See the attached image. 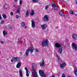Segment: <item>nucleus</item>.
Instances as JSON below:
<instances>
[{
	"mask_svg": "<svg viewBox=\"0 0 77 77\" xmlns=\"http://www.w3.org/2000/svg\"><path fill=\"white\" fill-rule=\"evenodd\" d=\"M33 50H34V48H33L31 47H29L28 49H27L25 52V54L26 56H28L29 53V51H30L31 53H32L33 52Z\"/></svg>",
	"mask_w": 77,
	"mask_h": 77,
	"instance_id": "obj_1",
	"label": "nucleus"
},
{
	"mask_svg": "<svg viewBox=\"0 0 77 77\" xmlns=\"http://www.w3.org/2000/svg\"><path fill=\"white\" fill-rule=\"evenodd\" d=\"M48 43H49V42L48 40L46 39L45 40H43L42 42V47H48Z\"/></svg>",
	"mask_w": 77,
	"mask_h": 77,
	"instance_id": "obj_2",
	"label": "nucleus"
},
{
	"mask_svg": "<svg viewBox=\"0 0 77 77\" xmlns=\"http://www.w3.org/2000/svg\"><path fill=\"white\" fill-rule=\"evenodd\" d=\"M34 65H35V63H32V70L33 71V77H39L38 76V74H37V72L36 71V69H34Z\"/></svg>",
	"mask_w": 77,
	"mask_h": 77,
	"instance_id": "obj_3",
	"label": "nucleus"
},
{
	"mask_svg": "<svg viewBox=\"0 0 77 77\" xmlns=\"http://www.w3.org/2000/svg\"><path fill=\"white\" fill-rule=\"evenodd\" d=\"M72 47L73 50H75V51H77V46L75 44L72 43Z\"/></svg>",
	"mask_w": 77,
	"mask_h": 77,
	"instance_id": "obj_4",
	"label": "nucleus"
},
{
	"mask_svg": "<svg viewBox=\"0 0 77 77\" xmlns=\"http://www.w3.org/2000/svg\"><path fill=\"white\" fill-rule=\"evenodd\" d=\"M39 73L41 77H45L46 75L44 74V72L42 70L39 71Z\"/></svg>",
	"mask_w": 77,
	"mask_h": 77,
	"instance_id": "obj_5",
	"label": "nucleus"
},
{
	"mask_svg": "<svg viewBox=\"0 0 77 77\" xmlns=\"http://www.w3.org/2000/svg\"><path fill=\"white\" fill-rule=\"evenodd\" d=\"M43 19L45 21H48L49 20V17L48 15H45L43 18Z\"/></svg>",
	"mask_w": 77,
	"mask_h": 77,
	"instance_id": "obj_6",
	"label": "nucleus"
},
{
	"mask_svg": "<svg viewBox=\"0 0 77 77\" xmlns=\"http://www.w3.org/2000/svg\"><path fill=\"white\" fill-rule=\"evenodd\" d=\"M19 58L18 57H13L12 58V59L11 60V62H13L15 60H16V61H18V60H19Z\"/></svg>",
	"mask_w": 77,
	"mask_h": 77,
	"instance_id": "obj_7",
	"label": "nucleus"
},
{
	"mask_svg": "<svg viewBox=\"0 0 77 77\" xmlns=\"http://www.w3.org/2000/svg\"><path fill=\"white\" fill-rule=\"evenodd\" d=\"M25 69L26 70V77H29V69L25 67Z\"/></svg>",
	"mask_w": 77,
	"mask_h": 77,
	"instance_id": "obj_8",
	"label": "nucleus"
},
{
	"mask_svg": "<svg viewBox=\"0 0 77 77\" xmlns=\"http://www.w3.org/2000/svg\"><path fill=\"white\" fill-rule=\"evenodd\" d=\"M66 63L65 62H63V64H61L60 65V67H61L62 69H63L66 66Z\"/></svg>",
	"mask_w": 77,
	"mask_h": 77,
	"instance_id": "obj_9",
	"label": "nucleus"
},
{
	"mask_svg": "<svg viewBox=\"0 0 77 77\" xmlns=\"http://www.w3.org/2000/svg\"><path fill=\"white\" fill-rule=\"evenodd\" d=\"M41 27L43 30H45L47 27V26L46 24H44L41 25Z\"/></svg>",
	"mask_w": 77,
	"mask_h": 77,
	"instance_id": "obj_10",
	"label": "nucleus"
},
{
	"mask_svg": "<svg viewBox=\"0 0 77 77\" xmlns=\"http://www.w3.org/2000/svg\"><path fill=\"white\" fill-rule=\"evenodd\" d=\"M32 27V28H35V22L33 20H31Z\"/></svg>",
	"mask_w": 77,
	"mask_h": 77,
	"instance_id": "obj_11",
	"label": "nucleus"
},
{
	"mask_svg": "<svg viewBox=\"0 0 77 77\" xmlns=\"http://www.w3.org/2000/svg\"><path fill=\"white\" fill-rule=\"evenodd\" d=\"M55 46L56 48H60L61 47V45L58 43H57L55 44Z\"/></svg>",
	"mask_w": 77,
	"mask_h": 77,
	"instance_id": "obj_12",
	"label": "nucleus"
},
{
	"mask_svg": "<svg viewBox=\"0 0 77 77\" xmlns=\"http://www.w3.org/2000/svg\"><path fill=\"white\" fill-rule=\"evenodd\" d=\"M21 62H19L16 65V67L17 68H20L21 67Z\"/></svg>",
	"mask_w": 77,
	"mask_h": 77,
	"instance_id": "obj_13",
	"label": "nucleus"
},
{
	"mask_svg": "<svg viewBox=\"0 0 77 77\" xmlns=\"http://www.w3.org/2000/svg\"><path fill=\"white\" fill-rule=\"evenodd\" d=\"M72 37L73 39L74 40H77V35L75 34H73L72 35Z\"/></svg>",
	"mask_w": 77,
	"mask_h": 77,
	"instance_id": "obj_14",
	"label": "nucleus"
},
{
	"mask_svg": "<svg viewBox=\"0 0 77 77\" xmlns=\"http://www.w3.org/2000/svg\"><path fill=\"white\" fill-rule=\"evenodd\" d=\"M59 14H60V16H63V17H65V14L62 11H60L59 13Z\"/></svg>",
	"mask_w": 77,
	"mask_h": 77,
	"instance_id": "obj_15",
	"label": "nucleus"
},
{
	"mask_svg": "<svg viewBox=\"0 0 77 77\" xmlns=\"http://www.w3.org/2000/svg\"><path fill=\"white\" fill-rule=\"evenodd\" d=\"M31 16H33L35 14V11L33 10H31V13H30Z\"/></svg>",
	"mask_w": 77,
	"mask_h": 77,
	"instance_id": "obj_16",
	"label": "nucleus"
},
{
	"mask_svg": "<svg viewBox=\"0 0 77 77\" xmlns=\"http://www.w3.org/2000/svg\"><path fill=\"white\" fill-rule=\"evenodd\" d=\"M3 35L4 36H6L7 35V32L5 30H4L3 31Z\"/></svg>",
	"mask_w": 77,
	"mask_h": 77,
	"instance_id": "obj_17",
	"label": "nucleus"
},
{
	"mask_svg": "<svg viewBox=\"0 0 77 77\" xmlns=\"http://www.w3.org/2000/svg\"><path fill=\"white\" fill-rule=\"evenodd\" d=\"M42 63H40V65L41 66H44V60L43 59H42Z\"/></svg>",
	"mask_w": 77,
	"mask_h": 77,
	"instance_id": "obj_18",
	"label": "nucleus"
},
{
	"mask_svg": "<svg viewBox=\"0 0 77 77\" xmlns=\"http://www.w3.org/2000/svg\"><path fill=\"white\" fill-rule=\"evenodd\" d=\"M19 74L20 75L21 77H23V72H22V70L21 69H20L19 71Z\"/></svg>",
	"mask_w": 77,
	"mask_h": 77,
	"instance_id": "obj_19",
	"label": "nucleus"
},
{
	"mask_svg": "<svg viewBox=\"0 0 77 77\" xmlns=\"http://www.w3.org/2000/svg\"><path fill=\"white\" fill-rule=\"evenodd\" d=\"M58 52L60 54H62L63 50L62 48H59L58 50Z\"/></svg>",
	"mask_w": 77,
	"mask_h": 77,
	"instance_id": "obj_20",
	"label": "nucleus"
},
{
	"mask_svg": "<svg viewBox=\"0 0 77 77\" xmlns=\"http://www.w3.org/2000/svg\"><path fill=\"white\" fill-rule=\"evenodd\" d=\"M52 6L53 7H54V8L56 7V8H57V7L56 6V4L54 3V2L52 4Z\"/></svg>",
	"mask_w": 77,
	"mask_h": 77,
	"instance_id": "obj_21",
	"label": "nucleus"
},
{
	"mask_svg": "<svg viewBox=\"0 0 77 77\" xmlns=\"http://www.w3.org/2000/svg\"><path fill=\"white\" fill-rule=\"evenodd\" d=\"M2 17H3L5 19H6V14H2Z\"/></svg>",
	"mask_w": 77,
	"mask_h": 77,
	"instance_id": "obj_22",
	"label": "nucleus"
},
{
	"mask_svg": "<svg viewBox=\"0 0 77 77\" xmlns=\"http://www.w3.org/2000/svg\"><path fill=\"white\" fill-rule=\"evenodd\" d=\"M8 5H4V9H7V8H8Z\"/></svg>",
	"mask_w": 77,
	"mask_h": 77,
	"instance_id": "obj_23",
	"label": "nucleus"
},
{
	"mask_svg": "<svg viewBox=\"0 0 77 77\" xmlns=\"http://www.w3.org/2000/svg\"><path fill=\"white\" fill-rule=\"evenodd\" d=\"M57 57H58L57 59L58 60H60V61H61V59L60 58V57H59V56L58 55H57Z\"/></svg>",
	"mask_w": 77,
	"mask_h": 77,
	"instance_id": "obj_24",
	"label": "nucleus"
},
{
	"mask_svg": "<svg viewBox=\"0 0 77 77\" xmlns=\"http://www.w3.org/2000/svg\"><path fill=\"white\" fill-rule=\"evenodd\" d=\"M70 14H71L72 15H73V14H74V13H73V11H70Z\"/></svg>",
	"mask_w": 77,
	"mask_h": 77,
	"instance_id": "obj_25",
	"label": "nucleus"
},
{
	"mask_svg": "<svg viewBox=\"0 0 77 77\" xmlns=\"http://www.w3.org/2000/svg\"><path fill=\"white\" fill-rule=\"evenodd\" d=\"M19 2H20V5H22V3H23V1H22V0H20L19 1Z\"/></svg>",
	"mask_w": 77,
	"mask_h": 77,
	"instance_id": "obj_26",
	"label": "nucleus"
},
{
	"mask_svg": "<svg viewBox=\"0 0 77 77\" xmlns=\"http://www.w3.org/2000/svg\"><path fill=\"white\" fill-rule=\"evenodd\" d=\"M32 2H35L36 3H37V2H38V1H37V0H32Z\"/></svg>",
	"mask_w": 77,
	"mask_h": 77,
	"instance_id": "obj_27",
	"label": "nucleus"
},
{
	"mask_svg": "<svg viewBox=\"0 0 77 77\" xmlns=\"http://www.w3.org/2000/svg\"><path fill=\"white\" fill-rule=\"evenodd\" d=\"M49 8V5H48L46 6V7H45V9H48V8Z\"/></svg>",
	"mask_w": 77,
	"mask_h": 77,
	"instance_id": "obj_28",
	"label": "nucleus"
},
{
	"mask_svg": "<svg viewBox=\"0 0 77 77\" xmlns=\"http://www.w3.org/2000/svg\"><path fill=\"white\" fill-rule=\"evenodd\" d=\"M75 74L76 75H77V70H75Z\"/></svg>",
	"mask_w": 77,
	"mask_h": 77,
	"instance_id": "obj_29",
	"label": "nucleus"
},
{
	"mask_svg": "<svg viewBox=\"0 0 77 77\" xmlns=\"http://www.w3.org/2000/svg\"><path fill=\"white\" fill-rule=\"evenodd\" d=\"M26 16H28L29 15V11H26Z\"/></svg>",
	"mask_w": 77,
	"mask_h": 77,
	"instance_id": "obj_30",
	"label": "nucleus"
},
{
	"mask_svg": "<svg viewBox=\"0 0 77 77\" xmlns=\"http://www.w3.org/2000/svg\"><path fill=\"white\" fill-rule=\"evenodd\" d=\"M22 25L23 27H24L25 26V23L24 22H23L22 23Z\"/></svg>",
	"mask_w": 77,
	"mask_h": 77,
	"instance_id": "obj_31",
	"label": "nucleus"
},
{
	"mask_svg": "<svg viewBox=\"0 0 77 77\" xmlns=\"http://www.w3.org/2000/svg\"><path fill=\"white\" fill-rule=\"evenodd\" d=\"M65 74L64 73H63L62 74L61 77H65Z\"/></svg>",
	"mask_w": 77,
	"mask_h": 77,
	"instance_id": "obj_32",
	"label": "nucleus"
},
{
	"mask_svg": "<svg viewBox=\"0 0 77 77\" xmlns=\"http://www.w3.org/2000/svg\"><path fill=\"white\" fill-rule=\"evenodd\" d=\"M10 15H11V16H13V15H14V13H13L12 11L10 13Z\"/></svg>",
	"mask_w": 77,
	"mask_h": 77,
	"instance_id": "obj_33",
	"label": "nucleus"
},
{
	"mask_svg": "<svg viewBox=\"0 0 77 77\" xmlns=\"http://www.w3.org/2000/svg\"><path fill=\"white\" fill-rule=\"evenodd\" d=\"M19 16H18V15H16V18H17V19H18L19 18Z\"/></svg>",
	"mask_w": 77,
	"mask_h": 77,
	"instance_id": "obj_34",
	"label": "nucleus"
},
{
	"mask_svg": "<svg viewBox=\"0 0 77 77\" xmlns=\"http://www.w3.org/2000/svg\"><path fill=\"white\" fill-rule=\"evenodd\" d=\"M17 13H20V8H18V9L17 11Z\"/></svg>",
	"mask_w": 77,
	"mask_h": 77,
	"instance_id": "obj_35",
	"label": "nucleus"
},
{
	"mask_svg": "<svg viewBox=\"0 0 77 77\" xmlns=\"http://www.w3.org/2000/svg\"><path fill=\"white\" fill-rule=\"evenodd\" d=\"M0 43H1L2 44H3L4 43V42L3 41H0Z\"/></svg>",
	"mask_w": 77,
	"mask_h": 77,
	"instance_id": "obj_36",
	"label": "nucleus"
},
{
	"mask_svg": "<svg viewBox=\"0 0 77 77\" xmlns=\"http://www.w3.org/2000/svg\"><path fill=\"white\" fill-rule=\"evenodd\" d=\"M35 51L36 52H38L39 51V50L38 49H35Z\"/></svg>",
	"mask_w": 77,
	"mask_h": 77,
	"instance_id": "obj_37",
	"label": "nucleus"
},
{
	"mask_svg": "<svg viewBox=\"0 0 77 77\" xmlns=\"http://www.w3.org/2000/svg\"><path fill=\"white\" fill-rule=\"evenodd\" d=\"M18 41H19V42H20V41H21V39L20 38H19V39H18Z\"/></svg>",
	"mask_w": 77,
	"mask_h": 77,
	"instance_id": "obj_38",
	"label": "nucleus"
},
{
	"mask_svg": "<svg viewBox=\"0 0 77 77\" xmlns=\"http://www.w3.org/2000/svg\"><path fill=\"white\" fill-rule=\"evenodd\" d=\"M14 2L15 3H17V0H14Z\"/></svg>",
	"mask_w": 77,
	"mask_h": 77,
	"instance_id": "obj_39",
	"label": "nucleus"
},
{
	"mask_svg": "<svg viewBox=\"0 0 77 77\" xmlns=\"http://www.w3.org/2000/svg\"><path fill=\"white\" fill-rule=\"evenodd\" d=\"M75 3L76 4H77V0H76L75 1Z\"/></svg>",
	"mask_w": 77,
	"mask_h": 77,
	"instance_id": "obj_40",
	"label": "nucleus"
},
{
	"mask_svg": "<svg viewBox=\"0 0 77 77\" xmlns=\"http://www.w3.org/2000/svg\"><path fill=\"white\" fill-rule=\"evenodd\" d=\"M4 23V21L3 20H2L1 21V23Z\"/></svg>",
	"mask_w": 77,
	"mask_h": 77,
	"instance_id": "obj_41",
	"label": "nucleus"
},
{
	"mask_svg": "<svg viewBox=\"0 0 77 77\" xmlns=\"http://www.w3.org/2000/svg\"><path fill=\"white\" fill-rule=\"evenodd\" d=\"M22 52H20V54H21V55H22Z\"/></svg>",
	"mask_w": 77,
	"mask_h": 77,
	"instance_id": "obj_42",
	"label": "nucleus"
},
{
	"mask_svg": "<svg viewBox=\"0 0 77 77\" xmlns=\"http://www.w3.org/2000/svg\"><path fill=\"white\" fill-rule=\"evenodd\" d=\"M26 28H27V26H25L24 27V29H26Z\"/></svg>",
	"mask_w": 77,
	"mask_h": 77,
	"instance_id": "obj_43",
	"label": "nucleus"
},
{
	"mask_svg": "<svg viewBox=\"0 0 77 77\" xmlns=\"http://www.w3.org/2000/svg\"><path fill=\"white\" fill-rule=\"evenodd\" d=\"M9 29H12V27H9Z\"/></svg>",
	"mask_w": 77,
	"mask_h": 77,
	"instance_id": "obj_44",
	"label": "nucleus"
},
{
	"mask_svg": "<svg viewBox=\"0 0 77 77\" xmlns=\"http://www.w3.org/2000/svg\"><path fill=\"white\" fill-rule=\"evenodd\" d=\"M68 77H71L70 75H68Z\"/></svg>",
	"mask_w": 77,
	"mask_h": 77,
	"instance_id": "obj_45",
	"label": "nucleus"
},
{
	"mask_svg": "<svg viewBox=\"0 0 77 77\" xmlns=\"http://www.w3.org/2000/svg\"><path fill=\"white\" fill-rule=\"evenodd\" d=\"M57 29H58V27H57Z\"/></svg>",
	"mask_w": 77,
	"mask_h": 77,
	"instance_id": "obj_46",
	"label": "nucleus"
},
{
	"mask_svg": "<svg viewBox=\"0 0 77 77\" xmlns=\"http://www.w3.org/2000/svg\"><path fill=\"white\" fill-rule=\"evenodd\" d=\"M50 6V4H49V6Z\"/></svg>",
	"mask_w": 77,
	"mask_h": 77,
	"instance_id": "obj_47",
	"label": "nucleus"
}]
</instances>
